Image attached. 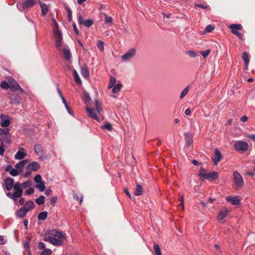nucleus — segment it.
<instances>
[{
	"label": "nucleus",
	"mask_w": 255,
	"mask_h": 255,
	"mask_svg": "<svg viewBox=\"0 0 255 255\" xmlns=\"http://www.w3.org/2000/svg\"><path fill=\"white\" fill-rule=\"evenodd\" d=\"M198 175L202 180H208L213 181L218 178L219 173L215 171L208 172L204 168L202 167L199 170Z\"/></svg>",
	"instance_id": "obj_1"
},
{
	"label": "nucleus",
	"mask_w": 255,
	"mask_h": 255,
	"mask_svg": "<svg viewBox=\"0 0 255 255\" xmlns=\"http://www.w3.org/2000/svg\"><path fill=\"white\" fill-rule=\"evenodd\" d=\"M12 188H13L15 192L13 193L8 192L6 193V195L13 201H15L22 196L23 189L21 187V184L18 182L14 183V185Z\"/></svg>",
	"instance_id": "obj_2"
},
{
	"label": "nucleus",
	"mask_w": 255,
	"mask_h": 255,
	"mask_svg": "<svg viewBox=\"0 0 255 255\" xmlns=\"http://www.w3.org/2000/svg\"><path fill=\"white\" fill-rule=\"evenodd\" d=\"M36 0H24L21 2H17L16 6L19 11H23L25 9L32 7L36 4Z\"/></svg>",
	"instance_id": "obj_3"
},
{
	"label": "nucleus",
	"mask_w": 255,
	"mask_h": 255,
	"mask_svg": "<svg viewBox=\"0 0 255 255\" xmlns=\"http://www.w3.org/2000/svg\"><path fill=\"white\" fill-rule=\"evenodd\" d=\"M234 187L236 189H241L244 185V180L241 174L237 171L233 172Z\"/></svg>",
	"instance_id": "obj_4"
},
{
	"label": "nucleus",
	"mask_w": 255,
	"mask_h": 255,
	"mask_svg": "<svg viewBox=\"0 0 255 255\" xmlns=\"http://www.w3.org/2000/svg\"><path fill=\"white\" fill-rule=\"evenodd\" d=\"M234 148L237 151L245 152L249 148L248 143L243 140H238L234 143Z\"/></svg>",
	"instance_id": "obj_5"
},
{
	"label": "nucleus",
	"mask_w": 255,
	"mask_h": 255,
	"mask_svg": "<svg viewBox=\"0 0 255 255\" xmlns=\"http://www.w3.org/2000/svg\"><path fill=\"white\" fill-rule=\"evenodd\" d=\"M54 33L56 39L55 41V47L58 51H60L61 50L63 39L62 33L59 29H57V30H54Z\"/></svg>",
	"instance_id": "obj_6"
},
{
	"label": "nucleus",
	"mask_w": 255,
	"mask_h": 255,
	"mask_svg": "<svg viewBox=\"0 0 255 255\" xmlns=\"http://www.w3.org/2000/svg\"><path fill=\"white\" fill-rule=\"evenodd\" d=\"M64 239L56 238L52 236H47L45 237V241H48L52 245L56 246H62L64 244L63 240Z\"/></svg>",
	"instance_id": "obj_7"
},
{
	"label": "nucleus",
	"mask_w": 255,
	"mask_h": 255,
	"mask_svg": "<svg viewBox=\"0 0 255 255\" xmlns=\"http://www.w3.org/2000/svg\"><path fill=\"white\" fill-rule=\"evenodd\" d=\"M136 53V50L135 48H131L122 56V60L123 61H128L133 58Z\"/></svg>",
	"instance_id": "obj_8"
},
{
	"label": "nucleus",
	"mask_w": 255,
	"mask_h": 255,
	"mask_svg": "<svg viewBox=\"0 0 255 255\" xmlns=\"http://www.w3.org/2000/svg\"><path fill=\"white\" fill-rule=\"evenodd\" d=\"M9 88L12 91H14L17 90L20 91L21 93H23V90L19 86L16 81L13 78H10L8 80Z\"/></svg>",
	"instance_id": "obj_9"
},
{
	"label": "nucleus",
	"mask_w": 255,
	"mask_h": 255,
	"mask_svg": "<svg viewBox=\"0 0 255 255\" xmlns=\"http://www.w3.org/2000/svg\"><path fill=\"white\" fill-rule=\"evenodd\" d=\"M78 22L79 23V24H83L85 26L87 27H89L94 24V21L91 19H88L86 20H84L83 19L82 16L81 14H80L78 16Z\"/></svg>",
	"instance_id": "obj_10"
},
{
	"label": "nucleus",
	"mask_w": 255,
	"mask_h": 255,
	"mask_svg": "<svg viewBox=\"0 0 255 255\" xmlns=\"http://www.w3.org/2000/svg\"><path fill=\"white\" fill-rule=\"evenodd\" d=\"M222 158L223 156L219 150L218 149H215L214 157L212 158L214 165H217Z\"/></svg>",
	"instance_id": "obj_11"
},
{
	"label": "nucleus",
	"mask_w": 255,
	"mask_h": 255,
	"mask_svg": "<svg viewBox=\"0 0 255 255\" xmlns=\"http://www.w3.org/2000/svg\"><path fill=\"white\" fill-rule=\"evenodd\" d=\"M49 235L48 236H52L57 237L59 239H66V235L62 232H59L56 230H51L48 232Z\"/></svg>",
	"instance_id": "obj_12"
},
{
	"label": "nucleus",
	"mask_w": 255,
	"mask_h": 255,
	"mask_svg": "<svg viewBox=\"0 0 255 255\" xmlns=\"http://www.w3.org/2000/svg\"><path fill=\"white\" fill-rule=\"evenodd\" d=\"M9 99L10 100V103L12 105H18L20 103L21 97L16 93H13L9 96Z\"/></svg>",
	"instance_id": "obj_13"
},
{
	"label": "nucleus",
	"mask_w": 255,
	"mask_h": 255,
	"mask_svg": "<svg viewBox=\"0 0 255 255\" xmlns=\"http://www.w3.org/2000/svg\"><path fill=\"white\" fill-rule=\"evenodd\" d=\"M4 186L6 190L9 191L14 186V179L11 177H7L4 180Z\"/></svg>",
	"instance_id": "obj_14"
},
{
	"label": "nucleus",
	"mask_w": 255,
	"mask_h": 255,
	"mask_svg": "<svg viewBox=\"0 0 255 255\" xmlns=\"http://www.w3.org/2000/svg\"><path fill=\"white\" fill-rule=\"evenodd\" d=\"M86 110L91 118H93L97 121H99L100 120V118L98 116V114L96 110L88 107L86 108Z\"/></svg>",
	"instance_id": "obj_15"
},
{
	"label": "nucleus",
	"mask_w": 255,
	"mask_h": 255,
	"mask_svg": "<svg viewBox=\"0 0 255 255\" xmlns=\"http://www.w3.org/2000/svg\"><path fill=\"white\" fill-rule=\"evenodd\" d=\"M226 200L231 202L233 205H238L241 203V200L238 196H229L226 197Z\"/></svg>",
	"instance_id": "obj_16"
},
{
	"label": "nucleus",
	"mask_w": 255,
	"mask_h": 255,
	"mask_svg": "<svg viewBox=\"0 0 255 255\" xmlns=\"http://www.w3.org/2000/svg\"><path fill=\"white\" fill-rule=\"evenodd\" d=\"M26 154L25 149L23 148H20L14 155V158L18 160L22 159L26 156Z\"/></svg>",
	"instance_id": "obj_17"
},
{
	"label": "nucleus",
	"mask_w": 255,
	"mask_h": 255,
	"mask_svg": "<svg viewBox=\"0 0 255 255\" xmlns=\"http://www.w3.org/2000/svg\"><path fill=\"white\" fill-rule=\"evenodd\" d=\"M63 54L64 58L67 61H70L72 59V54L68 46H66L63 50Z\"/></svg>",
	"instance_id": "obj_18"
},
{
	"label": "nucleus",
	"mask_w": 255,
	"mask_h": 255,
	"mask_svg": "<svg viewBox=\"0 0 255 255\" xmlns=\"http://www.w3.org/2000/svg\"><path fill=\"white\" fill-rule=\"evenodd\" d=\"M40 166L37 163V162L35 161H32L29 163L26 166V169L28 170H30L31 171H36L39 168Z\"/></svg>",
	"instance_id": "obj_19"
},
{
	"label": "nucleus",
	"mask_w": 255,
	"mask_h": 255,
	"mask_svg": "<svg viewBox=\"0 0 255 255\" xmlns=\"http://www.w3.org/2000/svg\"><path fill=\"white\" fill-rule=\"evenodd\" d=\"M10 122L8 117L1 115L0 125L2 127H7L10 125Z\"/></svg>",
	"instance_id": "obj_20"
},
{
	"label": "nucleus",
	"mask_w": 255,
	"mask_h": 255,
	"mask_svg": "<svg viewBox=\"0 0 255 255\" xmlns=\"http://www.w3.org/2000/svg\"><path fill=\"white\" fill-rule=\"evenodd\" d=\"M228 215V210L226 208L221 210L218 214L217 219L219 221L223 220Z\"/></svg>",
	"instance_id": "obj_21"
},
{
	"label": "nucleus",
	"mask_w": 255,
	"mask_h": 255,
	"mask_svg": "<svg viewBox=\"0 0 255 255\" xmlns=\"http://www.w3.org/2000/svg\"><path fill=\"white\" fill-rule=\"evenodd\" d=\"M229 28L231 29L232 33L235 34V33L238 32V30L242 29V26L240 24H231Z\"/></svg>",
	"instance_id": "obj_22"
},
{
	"label": "nucleus",
	"mask_w": 255,
	"mask_h": 255,
	"mask_svg": "<svg viewBox=\"0 0 255 255\" xmlns=\"http://www.w3.org/2000/svg\"><path fill=\"white\" fill-rule=\"evenodd\" d=\"M39 4L41 9V15L45 16L49 10V6L45 3L39 2Z\"/></svg>",
	"instance_id": "obj_23"
},
{
	"label": "nucleus",
	"mask_w": 255,
	"mask_h": 255,
	"mask_svg": "<svg viewBox=\"0 0 255 255\" xmlns=\"http://www.w3.org/2000/svg\"><path fill=\"white\" fill-rule=\"evenodd\" d=\"M27 213V211H26L25 208L22 207L16 212V216L17 218H21L25 217Z\"/></svg>",
	"instance_id": "obj_24"
},
{
	"label": "nucleus",
	"mask_w": 255,
	"mask_h": 255,
	"mask_svg": "<svg viewBox=\"0 0 255 255\" xmlns=\"http://www.w3.org/2000/svg\"><path fill=\"white\" fill-rule=\"evenodd\" d=\"M81 74L85 78H89L90 76V73L88 68L86 66H84L81 68Z\"/></svg>",
	"instance_id": "obj_25"
},
{
	"label": "nucleus",
	"mask_w": 255,
	"mask_h": 255,
	"mask_svg": "<svg viewBox=\"0 0 255 255\" xmlns=\"http://www.w3.org/2000/svg\"><path fill=\"white\" fill-rule=\"evenodd\" d=\"M24 208L26 209L27 212L29 211L30 210L33 209L35 207V205L33 201H28L26 202L24 206L23 207Z\"/></svg>",
	"instance_id": "obj_26"
},
{
	"label": "nucleus",
	"mask_w": 255,
	"mask_h": 255,
	"mask_svg": "<svg viewBox=\"0 0 255 255\" xmlns=\"http://www.w3.org/2000/svg\"><path fill=\"white\" fill-rule=\"evenodd\" d=\"M27 162V160H23L15 165V167L19 172H21L24 167L25 164Z\"/></svg>",
	"instance_id": "obj_27"
},
{
	"label": "nucleus",
	"mask_w": 255,
	"mask_h": 255,
	"mask_svg": "<svg viewBox=\"0 0 255 255\" xmlns=\"http://www.w3.org/2000/svg\"><path fill=\"white\" fill-rule=\"evenodd\" d=\"M34 149L36 154L38 156L43 155V150L40 144H36L34 147Z\"/></svg>",
	"instance_id": "obj_28"
},
{
	"label": "nucleus",
	"mask_w": 255,
	"mask_h": 255,
	"mask_svg": "<svg viewBox=\"0 0 255 255\" xmlns=\"http://www.w3.org/2000/svg\"><path fill=\"white\" fill-rule=\"evenodd\" d=\"M142 193L143 191L142 186L139 184H137L134 190V195L136 196H139L142 194Z\"/></svg>",
	"instance_id": "obj_29"
},
{
	"label": "nucleus",
	"mask_w": 255,
	"mask_h": 255,
	"mask_svg": "<svg viewBox=\"0 0 255 255\" xmlns=\"http://www.w3.org/2000/svg\"><path fill=\"white\" fill-rule=\"evenodd\" d=\"M184 135L185 136V140H186V144H187L188 145H191L193 142L192 135L188 133H185Z\"/></svg>",
	"instance_id": "obj_30"
},
{
	"label": "nucleus",
	"mask_w": 255,
	"mask_h": 255,
	"mask_svg": "<svg viewBox=\"0 0 255 255\" xmlns=\"http://www.w3.org/2000/svg\"><path fill=\"white\" fill-rule=\"evenodd\" d=\"M35 187L38 189L40 192L44 191L46 188L45 182L42 181L38 183H36Z\"/></svg>",
	"instance_id": "obj_31"
},
{
	"label": "nucleus",
	"mask_w": 255,
	"mask_h": 255,
	"mask_svg": "<svg viewBox=\"0 0 255 255\" xmlns=\"http://www.w3.org/2000/svg\"><path fill=\"white\" fill-rule=\"evenodd\" d=\"M73 75H74V79H75V81H76V82L78 84L81 85L82 84V81L78 75V73L75 69L73 70Z\"/></svg>",
	"instance_id": "obj_32"
},
{
	"label": "nucleus",
	"mask_w": 255,
	"mask_h": 255,
	"mask_svg": "<svg viewBox=\"0 0 255 255\" xmlns=\"http://www.w3.org/2000/svg\"><path fill=\"white\" fill-rule=\"evenodd\" d=\"M47 212L43 211L40 213L37 217L38 220L39 221H43L47 217Z\"/></svg>",
	"instance_id": "obj_33"
},
{
	"label": "nucleus",
	"mask_w": 255,
	"mask_h": 255,
	"mask_svg": "<svg viewBox=\"0 0 255 255\" xmlns=\"http://www.w3.org/2000/svg\"><path fill=\"white\" fill-rule=\"evenodd\" d=\"M95 105L96 108V109L95 110L96 111V112L99 115H100L101 113L102 112V110L101 107V104L97 99L95 100Z\"/></svg>",
	"instance_id": "obj_34"
},
{
	"label": "nucleus",
	"mask_w": 255,
	"mask_h": 255,
	"mask_svg": "<svg viewBox=\"0 0 255 255\" xmlns=\"http://www.w3.org/2000/svg\"><path fill=\"white\" fill-rule=\"evenodd\" d=\"M122 85L120 83L115 85L112 89V92L113 93H119L121 89Z\"/></svg>",
	"instance_id": "obj_35"
},
{
	"label": "nucleus",
	"mask_w": 255,
	"mask_h": 255,
	"mask_svg": "<svg viewBox=\"0 0 255 255\" xmlns=\"http://www.w3.org/2000/svg\"><path fill=\"white\" fill-rule=\"evenodd\" d=\"M44 196L43 195H41L38 198L35 199V201L37 205H41L44 203Z\"/></svg>",
	"instance_id": "obj_36"
},
{
	"label": "nucleus",
	"mask_w": 255,
	"mask_h": 255,
	"mask_svg": "<svg viewBox=\"0 0 255 255\" xmlns=\"http://www.w3.org/2000/svg\"><path fill=\"white\" fill-rule=\"evenodd\" d=\"M243 59L245 61L246 67L247 68L248 65L250 62V59L248 55V53L246 52H244L243 53L242 56Z\"/></svg>",
	"instance_id": "obj_37"
},
{
	"label": "nucleus",
	"mask_w": 255,
	"mask_h": 255,
	"mask_svg": "<svg viewBox=\"0 0 255 255\" xmlns=\"http://www.w3.org/2000/svg\"><path fill=\"white\" fill-rule=\"evenodd\" d=\"M153 248L155 252L154 255H162L160 247L158 244H154Z\"/></svg>",
	"instance_id": "obj_38"
},
{
	"label": "nucleus",
	"mask_w": 255,
	"mask_h": 255,
	"mask_svg": "<svg viewBox=\"0 0 255 255\" xmlns=\"http://www.w3.org/2000/svg\"><path fill=\"white\" fill-rule=\"evenodd\" d=\"M67 11L68 20L69 21H71L72 20V12L71 8L68 6L66 7Z\"/></svg>",
	"instance_id": "obj_39"
},
{
	"label": "nucleus",
	"mask_w": 255,
	"mask_h": 255,
	"mask_svg": "<svg viewBox=\"0 0 255 255\" xmlns=\"http://www.w3.org/2000/svg\"><path fill=\"white\" fill-rule=\"evenodd\" d=\"M0 86L2 89H8L9 88V82H7L5 81H3L1 82Z\"/></svg>",
	"instance_id": "obj_40"
},
{
	"label": "nucleus",
	"mask_w": 255,
	"mask_h": 255,
	"mask_svg": "<svg viewBox=\"0 0 255 255\" xmlns=\"http://www.w3.org/2000/svg\"><path fill=\"white\" fill-rule=\"evenodd\" d=\"M97 46L100 50L102 51H104V43L103 41L100 40H98L97 42Z\"/></svg>",
	"instance_id": "obj_41"
},
{
	"label": "nucleus",
	"mask_w": 255,
	"mask_h": 255,
	"mask_svg": "<svg viewBox=\"0 0 255 255\" xmlns=\"http://www.w3.org/2000/svg\"><path fill=\"white\" fill-rule=\"evenodd\" d=\"M104 15L105 23L112 24L113 23V18L109 16L107 14H104Z\"/></svg>",
	"instance_id": "obj_42"
},
{
	"label": "nucleus",
	"mask_w": 255,
	"mask_h": 255,
	"mask_svg": "<svg viewBox=\"0 0 255 255\" xmlns=\"http://www.w3.org/2000/svg\"><path fill=\"white\" fill-rule=\"evenodd\" d=\"M102 128L104 129H107V130L109 131H111L113 129V127L112 126V124L110 123H107L105 124H104L102 127Z\"/></svg>",
	"instance_id": "obj_43"
},
{
	"label": "nucleus",
	"mask_w": 255,
	"mask_h": 255,
	"mask_svg": "<svg viewBox=\"0 0 255 255\" xmlns=\"http://www.w3.org/2000/svg\"><path fill=\"white\" fill-rule=\"evenodd\" d=\"M188 90H189L188 86H187L186 87H185L184 89V90L181 92L180 96V98L181 99H183L186 96V95L188 93Z\"/></svg>",
	"instance_id": "obj_44"
},
{
	"label": "nucleus",
	"mask_w": 255,
	"mask_h": 255,
	"mask_svg": "<svg viewBox=\"0 0 255 255\" xmlns=\"http://www.w3.org/2000/svg\"><path fill=\"white\" fill-rule=\"evenodd\" d=\"M52 254V251L49 249H44L40 253V255H50Z\"/></svg>",
	"instance_id": "obj_45"
},
{
	"label": "nucleus",
	"mask_w": 255,
	"mask_h": 255,
	"mask_svg": "<svg viewBox=\"0 0 255 255\" xmlns=\"http://www.w3.org/2000/svg\"><path fill=\"white\" fill-rule=\"evenodd\" d=\"M31 185V182L30 180H27L25 182H24L21 184L22 188H26L28 187H29Z\"/></svg>",
	"instance_id": "obj_46"
},
{
	"label": "nucleus",
	"mask_w": 255,
	"mask_h": 255,
	"mask_svg": "<svg viewBox=\"0 0 255 255\" xmlns=\"http://www.w3.org/2000/svg\"><path fill=\"white\" fill-rule=\"evenodd\" d=\"M180 203L178 205V208L183 210H184V198L182 195L180 196Z\"/></svg>",
	"instance_id": "obj_47"
},
{
	"label": "nucleus",
	"mask_w": 255,
	"mask_h": 255,
	"mask_svg": "<svg viewBox=\"0 0 255 255\" xmlns=\"http://www.w3.org/2000/svg\"><path fill=\"white\" fill-rule=\"evenodd\" d=\"M19 172L18 171V170L13 168L10 170L9 172V174L13 176H17L19 174Z\"/></svg>",
	"instance_id": "obj_48"
},
{
	"label": "nucleus",
	"mask_w": 255,
	"mask_h": 255,
	"mask_svg": "<svg viewBox=\"0 0 255 255\" xmlns=\"http://www.w3.org/2000/svg\"><path fill=\"white\" fill-rule=\"evenodd\" d=\"M214 29V27L212 25H208L205 28L204 31L205 32H210Z\"/></svg>",
	"instance_id": "obj_49"
},
{
	"label": "nucleus",
	"mask_w": 255,
	"mask_h": 255,
	"mask_svg": "<svg viewBox=\"0 0 255 255\" xmlns=\"http://www.w3.org/2000/svg\"><path fill=\"white\" fill-rule=\"evenodd\" d=\"M34 180L36 183H38L39 182L42 181L41 175L39 174L36 175L34 178Z\"/></svg>",
	"instance_id": "obj_50"
},
{
	"label": "nucleus",
	"mask_w": 255,
	"mask_h": 255,
	"mask_svg": "<svg viewBox=\"0 0 255 255\" xmlns=\"http://www.w3.org/2000/svg\"><path fill=\"white\" fill-rule=\"evenodd\" d=\"M187 54L191 57L195 58L197 55L193 51L189 50L187 51Z\"/></svg>",
	"instance_id": "obj_51"
},
{
	"label": "nucleus",
	"mask_w": 255,
	"mask_h": 255,
	"mask_svg": "<svg viewBox=\"0 0 255 255\" xmlns=\"http://www.w3.org/2000/svg\"><path fill=\"white\" fill-rule=\"evenodd\" d=\"M210 52V50L208 49V50H205V51H201V54L202 55V56L204 58H205V57H206L209 55Z\"/></svg>",
	"instance_id": "obj_52"
},
{
	"label": "nucleus",
	"mask_w": 255,
	"mask_h": 255,
	"mask_svg": "<svg viewBox=\"0 0 255 255\" xmlns=\"http://www.w3.org/2000/svg\"><path fill=\"white\" fill-rule=\"evenodd\" d=\"M57 200V197L56 196H53L51 198L50 200V202L51 205L54 206Z\"/></svg>",
	"instance_id": "obj_53"
},
{
	"label": "nucleus",
	"mask_w": 255,
	"mask_h": 255,
	"mask_svg": "<svg viewBox=\"0 0 255 255\" xmlns=\"http://www.w3.org/2000/svg\"><path fill=\"white\" fill-rule=\"evenodd\" d=\"M29 242L28 241H25L24 245V247L26 251H28L30 252L29 251ZM30 254V253H29Z\"/></svg>",
	"instance_id": "obj_54"
},
{
	"label": "nucleus",
	"mask_w": 255,
	"mask_h": 255,
	"mask_svg": "<svg viewBox=\"0 0 255 255\" xmlns=\"http://www.w3.org/2000/svg\"><path fill=\"white\" fill-rule=\"evenodd\" d=\"M34 192V189L33 188H29L28 190L25 191V194L29 195H31Z\"/></svg>",
	"instance_id": "obj_55"
},
{
	"label": "nucleus",
	"mask_w": 255,
	"mask_h": 255,
	"mask_svg": "<svg viewBox=\"0 0 255 255\" xmlns=\"http://www.w3.org/2000/svg\"><path fill=\"white\" fill-rule=\"evenodd\" d=\"M8 133V128L2 129L0 128V135L6 134Z\"/></svg>",
	"instance_id": "obj_56"
},
{
	"label": "nucleus",
	"mask_w": 255,
	"mask_h": 255,
	"mask_svg": "<svg viewBox=\"0 0 255 255\" xmlns=\"http://www.w3.org/2000/svg\"><path fill=\"white\" fill-rule=\"evenodd\" d=\"M73 29H74V32H75V33L77 35H79V34H80V32L78 29V28H77V26H76V24L75 22H74L73 23Z\"/></svg>",
	"instance_id": "obj_57"
},
{
	"label": "nucleus",
	"mask_w": 255,
	"mask_h": 255,
	"mask_svg": "<svg viewBox=\"0 0 255 255\" xmlns=\"http://www.w3.org/2000/svg\"><path fill=\"white\" fill-rule=\"evenodd\" d=\"M246 136L255 141V134H247Z\"/></svg>",
	"instance_id": "obj_58"
},
{
	"label": "nucleus",
	"mask_w": 255,
	"mask_h": 255,
	"mask_svg": "<svg viewBox=\"0 0 255 255\" xmlns=\"http://www.w3.org/2000/svg\"><path fill=\"white\" fill-rule=\"evenodd\" d=\"M116 81L117 80L114 77L111 76L109 83L115 85H116Z\"/></svg>",
	"instance_id": "obj_59"
},
{
	"label": "nucleus",
	"mask_w": 255,
	"mask_h": 255,
	"mask_svg": "<svg viewBox=\"0 0 255 255\" xmlns=\"http://www.w3.org/2000/svg\"><path fill=\"white\" fill-rule=\"evenodd\" d=\"M73 197H74V198L75 200H79L80 201V203H81V202L82 201V197L81 198V199H79V196L77 195V194L75 192L73 193Z\"/></svg>",
	"instance_id": "obj_60"
},
{
	"label": "nucleus",
	"mask_w": 255,
	"mask_h": 255,
	"mask_svg": "<svg viewBox=\"0 0 255 255\" xmlns=\"http://www.w3.org/2000/svg\"><path fill=\"white\" fill-rule=\"evenodd\" d=\"M31 170H28V171H26L24 173L23 176L25 177H29V176H30L31 175Z\"/></svg>",
	"instance_id": "obj_61"
},
{
	"label": "nucleus",
	"mask_w": 255,
	"mask_h": 255,
	"mask_svg": "<svg viewBox=\"0 0 255 255\" xmlns=\"http://www.w3.org/2000/svg\"><path fill=\"white\" fill-rule=\"evenodd\" d=\"M6 241L4 240L3 236L0 235V245H4Z\"/></svg>",
	"instance_id": "obj_62"
},
{
	"label": "nucleus",
	"mask_w": 255,
	"mask_h": 255,
	"mask_svg": "<svg viewBox=\"0 0 255 255\" xmlns=\"http://www.w3.org/2000/svg\"><path fill=\"white\" fill-rule=\"evenodd\" d=\"M62 100V102H63V103L65 105V107L66 109H68V104L66 102V99H65V98L64 97H62V98H61Z\"/></svg>",
	"instance_id": "obj_63"
},
{
	"label": "nucleus",
	"mask_w": 255,
	"mask_h": 255,
	"mask_svg": "<svg viewBox=\"0 0 255 255\" xmlns=\"http://www.w3.org/2000/svg\"><path fill=\"white\" fill-rule=\"evenodd\" d=\"M52 21L53 22V23H54L55 26L56 28V30H57V29H58V24L57 22L56 21V19H55V18L53 17L52 19Z\"/></svg>",
	"instance_id": "obj_64"
}]
</instances>
